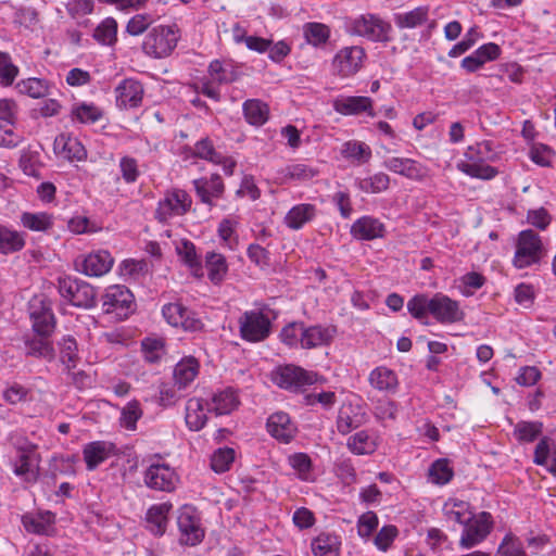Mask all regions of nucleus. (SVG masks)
I'll use <instances>...</instances> for the list:
<instances>
[{
    "label": "nucleus",
    "mask_w": 556,
    "mask_h": 556,
    "mask_svg": "<svg viewBox=\"0 0 556 556\" xmlns=\"http://www.w3.org/2000/svg\"><path fill=\"white\" fill-rule=\"evenodd\" d=\"M200 371L197 358L188 356L178 362L174 368V381L178 389H185L194 381Z\"/></svg>",
    "instance_id": "c756f323"
},
{
    "label": "nucleus",
    "mask_w": 556,
    "mask_h": 556,
    "mask_svg": "<svg viewBox=\"0 0 556 556\" xmlns=\"http://www.w3.org/2000/svg\"><path fill=\"white\" fill-rule=\"evenodd\" d=\"M162 314L166 321L173 327H181L187 331H199L203 328L201 319L180 302L164 305Z\"/></svg>",
    "instance_id": "dca6fc26"
},
{
    "label": "nucleus",
    "mask_w": 556,
    "mask_h": 556,
    "mask_svg": "<svg viewBox=\"0 0 556 556\" xmlns=\"http://www.w3.org/2000/svg\"><path fill=\"white\" fill-rule=\"evenodd\" d=\"M16 121H8L4 124L0 121V147L15 148L20 144L22 137L14 131Z\"/></svg>",
    "instance_id": "338daca9"
},
{
    "label": "nucleus",
    "mask_w": 556,
    "mask_h": 556,
    "mask_svg": "<svg viewBox=\"0 0 556 556\" xmlns=\"http://www.w3.org/2000/svg\"><path fill=\"white\" fill-rule=\"evenodd\" d=\"M143 98L142 85L131 78L124 79L115 88L116 105L123 110L135 109L141 105Z\"/></svg>",
    "instance_id": "a211bd4d"
},
{
    "label": "nucleus",
    "mask_w": 556,
    "mask_h": 556,
    "mask_svg": "<svg viewBox=\"0 0 556 556\" xmlns=\"http://www.w3.org/2000/svg\"><path fill=\"white\" fill-rule=\"evenodd\" d=\"M58 288L61 296L74 306L88 308L94 305L96 291L86 281L60 277Z\"/></svg>",
    "instance_id": "0eeeda50"
},
{
    "label": "nucleus",
    "mask_w": 556,
    "mask_h": 556,
    "mask_svg": "<svg viewBox=\"0 0 556 556\" xmlns=\"http://www.w3.org/2000/svg\"><path fill=\"white\" fill-rule=\"evenodd\" d=\"M208 74L213 81L228 84L236 79L237 75L232 65L228 62L214 60L208 66Z\"/></svg>",
    "instance_id": "5fc2aeb1"
},
{
    "label": "nucleus",
    "mask_w": 556,
    "mask_h": 556,
    "mask_svg": "<svg viewBox=\"0 0 556 556\" xmlns=\"http://www.w3.org/2000/svg\"><path fill=\"white\" fill-rule=\"evenodd\" d=\"M172 508V503L164 502L154 504L148 509L146 514L147 527L153 534L163 535L165 533Z\"/></svg>",
    "instance_id": "a878e982"
},
{
    "label": "nucleus",
    "mask_w": 556,
    "mask_h": 556,
    "mask_svg": "<svg viewBox=\"0 0 556 556\" xmlns=\"http://www.w3.org/2000/svg\"><path fill=\"white\" fill-rule=\"evenodd\" d=\"M318 170L306 165V164H292L280 170L281 181H286L288 179L305 181L309 180L317 175Z\"/></svg>",
    "instance_id": "864d4df0"
},
{
    "label": "nucleus",
    "mask_w": 556,
    "mask_h": 556,
    "mask_svg": "<svg viewBox=\"0 0 556 556\" xmlns=\"http://www.w3.org/2000/svg\"><path fill=\"white\" fill-rule=\"evenodd\" d=\"M366 420L367 415L362 405L343 403L339 409L336 424L341 434H348L363 426Z\"/></svg>",
    "instance_id": "f3484780"
},
{
    "label": "nucleus",
    "mask_w": 556,
    "mask_h": 556,
    "mask_svg": "<svg viewBox=\"0 0 556 556\" xmlns=\"http://www.w3.org/2000/svg\"><path fill=\"white\" fill-rule=\"evenodd\" d=\"M384 225L375 217L363 216L358 218L353 225L351 232L352 235L361 240H374L382 238L384 235Z\"/></svg>",
    "instance_id": "cd10ccee"
},
{
    "label": "nucleus",
    "mask_w": 556,
    "mask_h": 556,
    "mask_svg": "<svg viewBox=\"0 0 556 556\" xmlns=\"http://www.w3.org/2000/svg\"><path fill=\"white\" fill-rule=\"evenodd\" d=\"M428 7H417L408 12H401L394 14V23L401 28H416L424 25L428 21Z\"/></svg>",
    "instance_id": "a19ab883"
},
{
    "label": "nucleus",
    "mask_w": 556,
    "mask_h": 556,
    "mask_svg": "<svg viewBox=\"0 0 556 556\" xmlns=\"http://www.w3.org/2000/svg\"><path fill=\"white\" fill-rule=\"evenodd\" d=\"M383 166L401 176H404L412 180H424L428 177V167L424 164L407 157H390L383 163Z\"/></svg>",
    "instance_id": "aec40b11"
},
{
    "label": "nucleus",
    "mask_w": 556,
    "mask_h": 556,
    "mask_svg": "<svg viewBox=\"0 0 556 556\" xmlns=\"http://www.w3.org/2000/svg\"><path fill=\"white\" fill-rule=\"evenodd\" d=\"M243 113L247 122L254 126L264 125L269 115L267 104L257 99H250L243 103Z\"/></svg>",
    "instance_id": "37998d69"
},
{
    "label": "nucleus",
    "mask_w": 556,
    "mask_h": 556,
    "mask_svg": "<svg viewBox=\"0 0 556 556\" xmlns=\"http://www.w3.org/2000/svg\"><path fill=\"white\" fill-rule=\"evenodd\" d=\"M74 264L76 270L86 276L101 277L111 270L114 258L109 251L98 250L77 256Z\"/></svg>",
    "instance_id": "4468645a"
},
{
    "label": "nucleus",
    "mask_w": 556,
    "mask_h": 556,
    "mask_svg": "<svg viewBox=\"0 0 556 556\" xmlns=\"http://www.w3.org/2000/svg\"><path fill=\"white\" fill-rule=\"evenodd\" d=\"M176 251L181 261L190 268H200V261L195 245L189 240H182L176 245Z\"/></svg>",
    "instance_id": "69168bd1"
},
{
    "label": "nucleus",
    "mask_w": 556,
    "mask_h": 556,
    "mask_svg": "<svg viewBox=\"0 0 556 556\" xmlns=\"http://www.w3.org/2000/svg\"><path fill=\"white\" fill-rule=\"evenodd\" d=\"M30 318L36 334L51 336L54 329V316L49 308L41 307L39 311L33 309L30 312Z\"/></svg>",
    "instance_id": "09e8293b"
},
{
    "label": "nucleus",
    "mask_w": 556,
    "mask_h": 556,
    "mask_svg": "<svg viewBox=\"0 0 556 556\" xmlns=\"http://www.w3.org/2000/svg\"><path fill=\"white\" fill-rule=\"evenodd\" d=\"M239 405V399L237 393L228 388L213 395L211 402V410L216 415L230 414Z\"/></svg>",
    "instance_id": "ea45409f"
},
{
    "label": "nucleus",
    "mask_w": 556,
    "mask_h": 556,
    "mask_svg": "<svg viewBox=\"0 0 556 556\" xmlns=\"http://www.w3.org/2000/svg\"><path fill=\"white\" fill-rule=\"evenodd\" d=\"M115 454V445L106 441H94L85 445L84 460L88 470H94L100 464Z\"/></svg>",
    "instance_id": "b1692460"
},
{
    "label": "nucleus",
    "mask_w": 556,
    "mask_h": 556,
    "mask_svg": "<svg viewBox=\"0 0 556 556\" xmlns=\"http://www.w3.org/2000/svg\"><path fill=\"white\" fill-rule=\"evenodd\" d=\"M302 349H315L330 343L334 330L321 326L303 327Z\"/></svg>",
    "instance_id": "f704fd0d"
},
{
    "label": "nucleus",
    "mask_w": 556,
    "mask_h": 556,
    "mask_svg": "<svg viewBox=\"0 0 556 556\" xmlns=\"http://www.w3.org/2000/svg\"><path fill=\"white\" fill-rule=\"evenodd\" d=\"M193 155L213 164L220 165L224 173L228 176L233 174L237 165V162L232 157L225 156L217 152L210 138H203L194 144Z\"/></svg>",
    "instance_id": "6ab92c4d"
},
{
    "label": "nucleus",
    "mask_w": 556,
    "mask_h": 556,
    "mask_svg": "<svg viewBox=\"0 0 556 556\" xmlns=\"http://www.w3.org/2000/svg\"><path fill=\"white\" fill-rule=\"evenodd\" d=\"M25 245L24 235L0 226V252L10 254L22 250Z\"/></svg>",
    "instance_id": "49530a36"
},
{
    "label": "nucleus",
    "mask_w": 556,
    "mask_h": 556,
    "mask_svg": "<svg viewBox=\"0 0 556 556\" xmlns=\"http://www.w3.org/2000/svg\"><path fill=\"white\" fill-rule=\"evenodd\" d=\"M14 473L23 477L26 481H35L37 479V458L33 448L20 450L18 459L14 465Z\"/></svg>",
    "instance_id": "72a5a7b5"
},
{
    "label": "nucleus",
    "mask_w": 556,
    "mask_h": 556,
    "mask_svg": "<svg viewBox=\"0 0 556 556\" xmlns=\"http://www.w3.org/2000/svg\"><path fill=\"white\" fill-rule=\"evenodd\" d=\"M442 511L447 521L462 526L472 519L473 516L470 504L458 498H448L444 503Z\"/></svg>",
    "instance_id": "7c9ffc66"
},
{
    "label": "nucleus",
    "mask_w": 556,
    "mask_h": 556,
    "mask_svg": "<svg viewBox=\"0 0 556 556\" xmlns=\"http://www.w3.org/2000/svg\"><path fill=\"white\" fill-rule=\"evenodd\" d=\"M117 24L113 18L104 20L94 30V38L103 45H112L116 40Z\"/></svg>",
    "instance_id": "e2e57ef3"
},
{
    "label": "nucleus",
    "mask_w": 556,
    "mask_h": 556,
    "mask_svg": "<svg viewBox=\"0 0 556 556\" xmlns=\"http://www.w3.org/2000/svg\"><path fill=\"white\" fill-rule=\"evenodd\" d=\"M341 153L343 157L353 160L358 163H367L371 157V149L364 142L350 140L342 147Z\"/></svg>",
    "instance_id": "8fccbe9b"
},
{
    "label": "nucleus",
    "mask_w": 556,
    "mask_h": 556,
    "mask_svg": "<svg viewBox=\"0 0 556 556\" xmlns=\"http://www.w3.org/2000/svg\"><path fill=\"white\" fill-rule=\"evenodd\" d=\"M273 381L280 388L299 392L317 381V374L295 365L280 366L274 372Z\"/></svg>",
    "instance_id": "1a4fd4ad"
},
{
    "label": "nucleus",
    "mask_w": 556,
    "mask_h": 556,
    "mask_svg": "<svg viewBox=\"0 0 556 556\" xmlns=\"http://www.w3.org/2000/svg\"><path fill=\"white\" fill-rule=\"evenodd\" d=\"M193 186L200 200L208 205L213 204L214 199L220 198L225 190L224 182L217 174H213L208 178L194 179Z\"/></svg>",
    "instance_id": "393cba45"
},
{
    "label": "nucleus",
    "mask_w": 556,
    "mask_h": 556,
    "mask_svg": "<svg viewBox=\"0 0 556 556\" xmlns=\"http://www.w3.org/2000/svg\"><path fill=\"white\" fill-rule=\"evenodd\" d=\"M333 109L337 113L342 115H358L365 112L370 116H375L372 112V100L364 96L337 98L333 101Z\"/></svg>",
    "instance_id": "4be33fe9"
},
{
    "label": "nucleus",
    "mask_w": 556,
    "mask_h": 556,
    "mask_svg": "<svg viewBox=\"0 0 556 556\" xmlns=\"http://www.w3.org/2000/svg\"><path fill=\"white\" fill-rule=\"evenodd\" d=\"M466 161H460L457 163V168L472 177L478 179L489 180L494 178L498 170L486 164L488 161L494 160V154L492 153L491 143L489 141H483L477 143L475 147H469L465 153Z\"/></svg>",
    "instance_id": "f03ea898"
},
{
    "label": "nucleus",
    "mask_w": 556,
    "mask_h": 556,
    "mask_svg": "<svg viewBox=\"0 0 556 556\" xmlns=\"http://www.w3.org/2000/svg\"><path fill=\"white\" fill-rule=\"evenodd\" d=\"M102 309L115 319H126L135 312L132 293L124 286L114 285L105 289L102 296Z\"/></svg>",
    "instance_id": "20e7f679"
},
{
    "label": "nucleus",
    "mask_w": 556,
    "mask_h": 556,
    "mask_svg": "<svg viewBox=\"0 0 556 556\" xmlns=\"http://www.w3.org/2000/svg\"><path fill=\"white\" fill-rule=\"evenodd\" d=\"M288 464L296 472L301 480H309L312 471V460L305 453H294L288 457Z\"/></svg>",
    "instance_id": "13d9d810"
},
{
    "label": "nucleus",
    "mask_w": 556,
    "mask_h": 556,
    "mask_svg": "<svg viewBox=\"0 0 556 556\" xmlns=\"http://www.w3.org/2000/svg\"><path fill=\"white\" fill-rule=\"evenodd\" d=\"M399 531L395 526H383L375 538V545L378 549L387 552L397 536Z\"/></svg>",
    "instance_id": "774afa93"
},
{
    "label": "nucleus",
    "mask_w": 556,
    "mask_h": 556,
    "mask_svg": "<svg viewBox=\"0 0 556 556\" xmlns=\"http://www.w3.org/2000/svg\"><path fill=\"white\" fill-rule=\"evenodd\" d=\"M71 117L81 124H92L102 117V111L93 103H75L71 109Z\"/></svg>",
    "instance_id": "de8ad7c7"
},
{
    "label": "nucleus",
    "mask_w": 556,
    "mask_h": 556,
    "mask_svg": "<svg viewBox=\"0 0 556 556\" xmlns=\"http://www.w3.org/2000/svg\"><path fill=\"white\" fill-rule=\"evenodd\" d=\"M365 49L359 46L340 49L332 60L333 73L342 78L355 75L363 66Z\"/></svg>",
    "instance_id": "ddd939ff"
},
{
    "label": "nucleus",
    "mask_w": 556,
    "mask_h": 556,
    "mask_svg": "<svg viewBox=\"0 0 556 556\" xmlns=\"http://www.w3.org/2000/svg\"><path fill=\"white\" fill-rule=\"evenodd\" d=\"M18 74V68L12 63L9 53L0 51V84L10 86Z\"/></svg>",
    "instance_id": "0e129e2a"
},
{
    "label": "nucleus",
    "mask_w": 556,
    "mask_h": 556,
    "mask_svg": "<svg viewBox=\"0 0 556 556\" xmlns=\"http://www.w3.org/2000/svg\"><path fill=\"white\" fill-rule=\"evenodd\" d=\"M178 36L173 26H156L147 35L143 50L154 58L167 56L176 47Z\"/></svg>",
    "instance_id": "9d476101"
},
{
    "label": "nucleus",
    "mask_w": 556,
    "mask_h": 556,
    "mask_svg": "<svg viewBox=\"0 0 556 556\" xmlns=\"http://www.w3.org/2000/svg\"><path fill=\"white\" fill-rule=\"evenodd\" d=\"M495 556H526V552L518 538L506 534L498 545Z\"/></svg>",
    "instance_id": "680f3d73"
},
{
    "label": "nucleus",
    "mask_w": 556,
    "mask_h": 556,
    "mask_svg": "<svg viewBox=\"0 0 556 556\" xmlns=\"http://www.w3.org/2000/svg\"><path fill=\"white\" fill-rule=\"evenodd\" d=\"M192 205L191 197L182 189L167 190L159 201L155 210V218L160 223H168L169 219L185 215Z\"/></svg>",
    "instance_id": "39448f33"
},
{
    "label": "nucleus",
    "mask_w": 556,
    "mask_h": 556,
    "mask_svg": "<svg viewBox=\"0 0 556 556\" xmlns=\"http://www.w3.org/2000/svg\"><path fill=\"white\" fill-rule=\"evenodd\" d=\"M549 441L546 437L540 440L534 450L533 462L536 465L547 466L548 471L556 476V444L551 446Z\"/></svg>",
    "instance_id": "58836bf2"
},
{
    "label": "nucleus",
    "mask_w": 556,
    "mask_h": 556,
    "mask_svg": "<svg viewBox=\"0 0 556 556\" xmlns=\"http://www.w3.org/2000/svg\"><path fill=\"white\" fill-rule=\"evenodd\" d=\"M205 266L207 269L208 279L214 285H219L227 271L228 265L223 254L216 252H207L205 255Z\"/></svg>",
    "instance_id": "79ce46f5"
},
{
    "label": "nucleus",
    "mask_w": 556,
    "mask_h": 556,
    "mask_svg": "<svg viewBox=\"0 0 556 556\" xmlns=\"http://www.w3.org/2000/svg\"><path fill=\"white\" fill-rule=\"evenodd\" d=\"M346 27L351 34L374 42L387 43L393 39L391 24L375 14L366 13L349 18Z\"/></svg>",
    "instance_id": "7ed1b4c3"
},
{
    "label": "nucleus",
    "mask_w": 556,
    "mask_h": 556,
    "mask_svg": "<svg viewBox=\"0 0 556 556\" xmlns=\"http://www.w3.org/2000/svg\"><path fill=\"white\" fill-rule=\"evenodd\" d=\"M54 151L68 161H83L87 152L77 138L61 134L54 140Z\"/></svg>",
    "instance_id": "bb28decb"
},
{
    "label": "nucleus",
    "mask_w": 556,
    "mask_h": 556,
    "mask_svg": "<svg viewBox=\"0 0 556 556\" xmlns=\"http://www.w3.org/2000/svg\"><path fill=\"white\" fill-rule=\"evenodd\" d=\"M303 36L307 43L319 48L328 42L330 38V28L323 23H306L303 26Z\"/></svg>",
    "instance_id": "c03bdc74"
},
{
    "label": "nucleus",
    "mask_w": 556,
    "mask_h": 556,
    "mask_svg": "<svg viewBox=\"0 0 556 556\" xmlns=\"http://www.w3.org/2000/svg\"><path fill=\"white\" fill-rule=\"evenodd\" d=\"M312 552L315 556H339L340 538L330 532H321L312 541Z\"/></svg>",
    "instance_id": "473e14b6"
},
{
    "label": "nucleus",
    "mask_w": 556,
    "mask_h": 556,
    "mask_svg": "<svg viewBox=\"0 0 556 556\" xmlns=\"http://www.w3.org/2000/svg\"><path fill=\"white\" fill-rule=\"evenodd\" d=\"M238 323L240 336L245 341L261 342L270 333V320L262 311H247Z\"/></svg>",
    "instance_id": "f8f14e48"
},
{
    "label": "nucleus",
    "mask_w": 556,
    "mask_h": 556,
    "mask_svg": "<svg viewBox=\"0 0 556 556\" xmlns=\"http://www.w3.org/2000/svg\"><path fill=\"white\" fill-rule=\"evenodd\" d=\"M54 522L55 516L51 511L26 514L22 517V523L26 531L36 534H50Z\"/></svg>",
    "instance_id": "2f4dec72"
},
{
    "label": "nucleus",
    "mask_w": 556,
    "mask_h": 556,
    "mask_svg": "<svg viewBox=\"0 0 556 556\" xmlns=\"http://www.w3.org/2000/svg\"><path fill=\"white\" fill-rule=\"evenodd\" d=\"M542 253L540 236L531 229L522 230L518 235L513 263L515 267L522 269L540 262Z\"/></svg>",
    "instance_id": "423d86ee"
},
{
    "label": "nucleus",
    "mask_w": 556,
    "mask_h": 556,
    "mask_svg": "<svg viewBox=\"0 0 556 556\" xmlns=\"http://www.w3.org/2000/svg\"><path fill=\"white\" fill-rule=\"evenodd\" d=\"M142 416L140 403L136 400L128 402L122 409L121 425L127 430H136L137 421Z\"/></svg>",
    "instance_id": "4d7b16f0"
},
{
    "label": "nucleus",
    "mask_w": 556,
    "mask_h": 556,
    "mask_svg": "<svg viewBox=\"0 0 556 556\" xmlns=\"http://www.w3.org/2000/svg\"><path fill=\"white\" fill-rule=\"evenodd\" d=\"M144 483L156 491L173 492L179 483V476L167 464H151L144 471Z\"/></svg>",
    "instance_id": "2eb2a0df"
},
{
    "label": "nucleus",
    "mask_w": 556,
    "mask_h": 556,
    "mask_svg": "<svg viewBox=\"0 0 556 556\" xmlns=\"http://www.w3.org/2000/svg\"><path fill=\"white\" fill-rule=\"evenodd\" d=\"M377 446V438L365 430L356 432L348 440V447L355 455L372 454Z\"/></svg>",
    "instance_id": "4c0bfd02"
},
{
    "label": "nucleus",
    "mask_w": 556,
    "mask_h": 556,
    "mask_svg": "<svg viewBox=\"0 0 556 556\" xmlns=\"http://www.w3.org/2000/svg\"><path fill=\"white\" fill-rule=\"evenodd\" d=\"M177 525L180 533V543L194 546L202 542L204 529L201 525L200 515L194 506L184 505L180 507Z\"/></svg>",
    "instance_id": "9b49d317"
},
{
    "label": "nucleus",
    "mask_w": 556,
    "mask_h": 556,
    "mask_svg": "<svg viewBox=\"0 0 556 556\" xmlns=\"http://www.w3.org/2000/svg\"><path fill=\"white\" fill-rule=\"evenodd\" d=\"M267 431L276 440L289 443L296 433V427L287 413L277 412L267 419Z\"/></svg>",
    "instance_id": "412c9836"
},
{
    "label": "nucleus",
    "mask_w": 556,
    "mask_h": 556,
    "mask_svg": "<svg viewBox=\"0 0 556 556\" xmlns=\"http://www.w3.org/2000/svg\"><path fill=\"white\" fill-rule=\"evenodd\" d=\"M185 419L186 425L192 431H199L205 426L207 417L201 399L188 400Z\"/></svg>",
    "instance_id": "e433bc0d"
},
{
    "label": "nucleus",
    "mask_w": 556,
    "mask_h": 556,
    "mask_svg": "<svg viewBox=\"0 0 556 556\" xmlns=\"http://www.w3.org/2000/svg\"><path fill=\"white\" fill-rule=\"evenodd\" d=\"M233 460L235 450L230 447H222L213 453L211 457V468L217 473H223L230 469Z\"/></svg>",
    "instance_id": "6e6d98bb"
},
{
    "label": "nucleus",
    "mask_w": 556,
    "mask_h": 556,
    "mask_svg": "<svg viewBox=\"0 0 556 556\" xmlns=\"http://www.w3.org/2000/svg\"><path fill=\"white\" fill-rule=\"evenodd\" d=\"M316 215L317 208L314 204L301 203L289 210L283 222L288 228L299 230L303 228L305 224L312 222Z\"/></svg>",
    "instance_id": "c85d7f7f"
},
{
    "label": "nucleus",
    "mask_w": 556,
    "mask_h": 556,
    "mask_svg": "<svg viewBox=\"0 0 556 556\" xmlns=\"http://www.w3.org/2000/svg\"><path fill=\"white\" fill-rule=\"evenodd\" d=\"M370 387L380 393L394 394L399 389V378L394 370L387 366H378L368 375Z\"/></svg>",
    "instance_id": "5701e85b"
},
{
    "label": "nucleus",
    "mask_w": 556,
    "mask_h": 556,
    "mask_svg": "<svg viewBox=\"0 0 556 556\" xmlns=\"http://www.w3.org/2000/svg\"><path fill=\"white\" fill-rule=\"evenodd\" d=\"M429 478L435 484H445L453 478V470L446 459L435 460L429 468Z\"/></svg>",
    "instance_id": "052dcab7"
},
{
    "label": "nucleus",
    "mask_w": 556,
    "mask_h": 556,
    "mask_svg": "<svg viewBox=\"0 0 556 556\" xmlns=\"http://www.w3.org/2000/svg\"><path fill=\"white\" fill-rule=\"evenodd\" d=\"M49 337L50 336L35 333L31 338L26 339V354L38 358L52 359L54 349Z\"/></svg>",
    "instance_id": "c9c22d12"
},
{
    "label": "nucleus",
    "mask_w": 556,
    "mask_h": 556,
    "mask_svg": "<svg viewBox=\"0 0 556 556\" xmlns=\"http://www.w3.org/2000/svg\"><path fill=\"white\" fill-rule=\"evenodd\" d=\"M458 546L463 549H471L482 543L491 533L493 518L490 513L473 514L472 519L463 526Z\"/></svg>",
    "instance_id": "6e6552de"
},
{
    "label": "nucleus",
    "mask_w": 556,
    "mask_h": 556,
    "mask_svg": "<svg viewBox=\"0 0 556 556\" xmlns=\"http://www.w3.org/2000/svg\"><path fill=\"white\" fill-rule=\"evenodd\" d=\"M390 185V177L386 173L379 172L369 177L359 179L357 187L366 193H380L386 191Z\"/></svg>",
    "instance_id": "3c124183"
},
{
    "label": "nucleus",
    "mask_w": 556,
    "mask_h": 556,
    "mask_svg": "<svg viewBox=\"0 0 556 556\" xmlns=\"http://www.w3.org/2000/svg\"><path fill=\"white\" fill-rule=\"evenodd\" d=\"M408 313L418 320L428 316L441 325H453L464 320L465 312L460 303L448 295L438 292L432 296L416 294L406 304Z\"/></svg>",
    "instance_id": "f257e3e1"
},
{
    "label": "nucleus",
    "mask_w": 556,
    "mask_h": 556,
    "mask_svg": "<svg viewBox=\"0 0 556 556\" xmlns=\"http://www.w3.org/2000/svg\"><path fill=\"white\" fill-rule=\"evenodd\" d=\"M303 323H291L285 326L280 332L281 341L290 348H302L303 340Z\"/></svg>",
    "instance_id": "bf43d9fd"
},
{
    "label": "nucleus",
    "mask_w": 556,
    "mask_h": 556,
    "mask_svg": "<svg viewBox=\"0 0 556 556\" xmlns=\"http://www.w3.org/2000/svg\"><path fill=\"white\" fill-rule=\"evenodd\" d=\"M543 431L541 421H518L514 427V437L519 442H533Z\"/></svg>",
    "instance_id": "603ef678"
},
{
    "label": "nucleus",
    "mask_w": 556,
    "mask_h": 556,
    "mask_svg": "<svg viewBox=\"0 0 556 556\" xmlns=\"http://www.w3.org/2000/svg\"><path fill=\"white\" fill-rule=\"evenodd\" d=\"M21 223L25 228L31 231H48L53 227L54 217L46 212H25L21 216Z\"/></svg>",
    "instance_id": "a18cd8bd"
}]
</instances>
